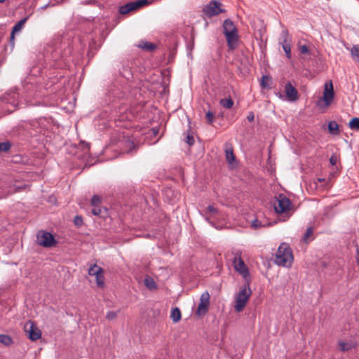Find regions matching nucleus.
<instances>
[{
  "label": "nucleus",
  "mask_w": 359,
  "mask_h": 359,
  "mask_svg": "<svg viewBox=\"0 0 359 359\" xmlns=\"http://www.w3.org/2000/svg\"><path fill=\"white\" fill-rule=\"evenodd\" d=\"M292 261L293 255L291 248L286 243H281L276 255V264L279 266L290 267Z\"/></svg>",
  "instance_id": "f257e3e1"
},
{
  "label": "nucleus",
  "mask_w": 359,
  "mask_h": 359,
  "mask_svg": "<svg viewBox=\"0 0 359 359\" xmlns=\"http://www.w3.org/2000/svg\"><path fill=\"white\" fill-rule=\"evenodd\" d=\"M252 294L250 284L248 283L240 289L239 292L236 297L235 311L236 312H241L245 306L248 299Z\"/></svg>",
  "instance_id": "f03ea898"
},
{
  "label": "nucleus",
  "mask_w": 359,
  "mask_h": 359,
  "mask_svg": "<svg viewBox=\"0 0 359 359\" xmlns=\"http://www.w3.org/2000/svg\"><path fill=\"white\" fill-rule=\"evenodd\" d=\"M232 254L233 255V265L235 270L245 279H247L250 273L248 266L241 258V252L239 250H234Z\"/></svg>",
  "instance_id": "7ed1b4c3"
},
{
  "label": "nucleus",
  "mask_w": 359,
  "mask_h": 359,
  "mask_svg": "<svg viewBox=\"0 0 359 359\" xmlns=\"http://www.w3.org/2000/svg\"><path fill=\"white\" fill-rule=\"evenodd\" d=\"M203 12L207 17L211 18L225 13L226 11L219 1L212 0L203 7Z\"/></svg>",
  "instance_id": "20e7f679"
},
{
  "label": "nucleus",
  "mask_w": 359,
  "mask_h": 359,
  "mask_svg": "<svg viewBox=\"0 0 359 359\" xmlns=\"http://www.w3.org/2000/svg\"><path fill=\"white\" fill-rule=\"evenodd\" d=\"M274 210L277 213H286L291 209L292 203L283 194H279L273 203Z\"/></svg>",
  "instance_id": "39448f33"
},
{
  "label": "nucleus",
  "mask_w": 359,
  "mask_h": 359,
  "mask_svg": "<svg viewBox=\"0 0 359 359\" xmlns=\"http://www.w3.org/2000/svg\"><path fill=\"white\" fill-rule=\"evenodd\" d=\"M36 242L39 245L44 248H50L56 244V241L53 236L47 231H40L36 235Z\"/></svg>",
  "instance_id": "423d86ee"
},
{
  "label": "nucleus",
  "mask_w": 359,
  "mask_h": 359,
  "mask_svg": "<svg viewBox=\"0 0 359 359\" xmlns=\"http://www.w3.org/2000/svg\"><path fill=\"white\" fill-rule=\"evenodd\" d=\"M291 36L287 29H283L281 32L279 43L282 46L283 50L285 53L286 57L290 59L291 57Z\"/></svg>",
  "instance_id": "0eeeda50"
},
{
  "label": "nucleus",
  "mask_w": 359,
  "mask_h": 359,
  "mask_svg": "<svg viewBox=\"0 0 359 359\" xmlns=\"http://www.w3.org/2000/svg\"><path fill=\"white\" fill-rule=\"evenodd\" d=\"M25 332L28 334L32 341H36L41 338V332L32 320L27 321L24 325Z\"/></svg>",
  "instance_id": "6e6552de"
},
{
  "label": "nucleus",
  "mask_w": 359,
  "mask_h": 359,
  "mask_svg": "<svg viewBox=\"0 0 359 359\" xmlns=\"http://www.w3.org/2000/svg\"><path fill=\"white\" fill-rule=\"evenodd\" d=\"M210 305V294L208 292L202 293L200 302L198 306L196 314L199 316H204L208 311Z\"/></svg>",
  "instance_id": "1a4fd4ad"
},
{
  "label": "nucleus",
  "mask_w": 359,
  "mask_h": 359,
  "mask_svg": "<svg viewBox=\"0 0 359 359\" xmlns=\"http://www.w3.org/2000/svg\"><path fill=\"white\" fill-rule=\"evenodd\" d=\"M334 96L332 83L331 81L325 83V89L322 101L324 102L323 107H327L332 103Z\"/></svg>",
  "instance_id": "9d476101"
},
{
  "label": "nucleus",
  "mask_w": 359,
  "mask_h": 359,
  "mask_svg": "<svg viewBox=\"0 0 359 359\" xmlns=\"http://www.w3.org/2000/svg\"><path fill=\"white\" fill-rule=\"evenodd\" d=\"M285 91L289 101L294 102L298 100L299 96L297 90L291 84V83L288 82L286 83Z\"/></svg>",
  "instance_id": "9b49d317"
},
{
  "label": "nucleus",
  "mask_w": 359,
  "mask_h": 359,
  "mask_svg": "<svg viewBox=\"0 0 359 359\" xmlns=\"http://www.w3.org/2000/svg\"><path fill=\"white\" fill-rule=\"evenodd\" d=\"M224 34L226 36L227 44L229 48L234 49L236 46L238 39V31L229 32Z\"/></svg>",
  "instance_id": "f8f14e48"
},
{
  "label": "nucleus",
  "mask_w": 359,
  "mask_h": 359,
  "mask_svg": "<svg viewBox=\"0 0 359 359\" xmlns=\"http://www.w3.org/2000/svg\"><path fill=\"white\" fill-rule=\"evenodd\" d=\"M27 20V18H24L20 21H18L13 27L11 34V39L13 41L15 38V34L17 32H19L25 25L26 21Z\"/></svg>",
  "instance_id": "ddd939ff"
},
{
  "label": "nucleus",
  "mask_w": 359,
  "mask_h": 359,
  "mask_svg": "<svg viewBox=\"0 0 359 359\" xmlns=\"http://www.w3.org/2000/svg\"><path fill=\"white\" fill-rule=\"evenodd\" d=\"M224 34L237 31L233 22L230 19H226L223 23Z\"/></svg>",
  "instance_id": "4468645a"
},
{
  "label": "nucleus",
  "mask_w": 359,
  "mask_h": 359,
  "mask_svg": "<svg viewBox=\"0 0 359 359\" xmlns=\"http://www.w3.org/2000/svg\"><path fill=\"white\" fill-rule=\"evenodd\" d=\"M226 159L229 163L232 164L235 161V156L233 154V148L231 145L226 144L225 147Z\"/></svg>",
  "instance_id": "2eb2a0df"
},
{
  "label": "nucleus",
  "mask_w": 359,
  "mask_h": 359,
  "mask_svg": "<svg viewBox=\"0 0 359 359\" xmlns=\"http://www.w3.org/2000/svg\"><path fill=\"white\" fill-rule=\"evenodd\" d=\"M328 130H329L330 133L332 135H339V125L334 121L329 122Z\"/></svg>",
  "instance_id": "dca6fc26"
},
{
  "label": "nucleus",
  "mask_w": 359,
  "mask_h": 359,
  "mask_svg": "<svg viewBox=\"0 0 359 359\" xmlns=\"http://www.w3.org/2000/svg\"><path fill=\"white\" fill-rule=\"evenodd\" d=\"M136 9L135 6V4L133 2H129L128 4H126V5L124 6H122L121 8H120V13L121 14H126L128 13H129L130 11H133Z\"/></svg>",
  "instance_id": "f3484780"
},
{
  "label": "nucleus",
  "mask_w": 359,
  "mask_h": 359,
  "mask_svg": "<svg viewBox=\"0 0 359 359\" xmlns=\"http://www.w3.org/2000/svg\"><path fill=\"white\" fill-rule=\"evenodd\" d=\"M170 318L174 323H177L181 319V311L180 309L175 307L172 309Z\"/></svg>",
  "instance_id": "a211bd4d"
},
{
  "label": "nucleus",
  "mask_w": 359,
  "mask_h": 359,
  "mask_svg": "<svg viewBox=\"0 0 359 359\" xmlns=\"http://www.w3.org/2000/svg\"><path fill=\"white\" fill-rule=\"evenodd\" d=\"M139 47L146 50L152 51L156 48V45L150 42L142 41L139 44Z\"/></svg>",
  "instance_id": "6ab92c4d"
},
{
  "label": "nucleus",
  "mask_w": 359,
  "mask_h": 359,
  "mask_svg": "<svg viewBox=\"0 0 359 359\" xmlns=\"http://www.w3.org/2000/svg\"><path fill=\"white\" fill-rule=\"evenodd\" d=\"M145 286L149 290H154L156 288V284L154 279L149 276H147L144 280Z\"/></svg>",
  "instance_id": "aec40b11"
},
{
  "label": "nucleus",
  "mask_w": 359,
  "mask_h": 359,
  "mask_svg": "<svg viewBox=\"0 0 359 359\" xmlns=\"http://www.w3.org/2000/svg\"><path fill=\"white\" fill-rule=\"evenodd\" d=\"M352 58L357 62H359V45H353L351 49Z\"/></svg>",
  "instance_id": "412c9836"
},
{
  "label": "nucleus",
  "mask_w": 359,
  "mask_h": 359,
  "mask_svg": "<svg viewBox=\"0 0 359 359\" xmlns=\"http://www.w3.org/2000/svg\"><path fill=\"white\" fill-rule=\"evenodd\" d=\"M271 83V79L267 75H264L262 77L261 87L262 88H270V84Z\"/></svg>",
  "instance_id": "4be33fe9"
},
{
  "label": "nucleus",
  "mask_w": 359,
  "mask_h": 359,
  "mask_svg": "<svg viewBox=\"0 0 359 359\" xmlns=\"http://www.w3.org/2000/svg\"><path fill=\"white\" fill-rule=\"evenodd\" d=\"M219 103L222 107L226 109H231L233 105V101L231 97L222 99Z\"/></svg>",
  "instance_id": "5701e85b"
},
{
  "label": "nucleus",
  "mask_w": 359,
  "mask_h": 359,
  "mask_svg": "<svg viewBox=\"0 0 359 359\" xmlns=\"http://www.w3.org/2000/svg\"><path fill=\"white\" fill-rule=\"evenodd\" d=\"M100 272H103V269L97 264L92 265L88 269V274L90 276H95L99 274Z\"/></svg>",
  "instance_id": "b1692460"
},
{
  "label": "nucleus",
  "mask_w": 359,
  "mask_h": 359,
  "mask_svg": "<svg viewBox=\"0 0 359 359\" xmlns=\"http://www.w3.org/2000/svg\"><path fill=\"white\" fill-rule=\"evenodd\" d=\"M0 343L8 346L13 344V339L7 334H0Z\"/></svg>",
  "instance_id": "393cba45"
},
{
  "label": "nucleus",
  "mask_w": 359,
  "mask_h": 359,
  "mask_svg": "<svg viewBox=\"0 0 359 359\" xmlns=\"http://www.w3.org/2000/svg\"><path fill=\"white\" fill-rule=\"evenodd\" d=\"M96 283L98 287L102 288L104 286V271L95 275Z\"/></svg>",
  "instance_id": "a878e982"
},
{
  "label": "nucleus",
  "mask_w": 359,
  "mask_h": 359,
  "mask_svg": "<svg viewBox=\"0 0 359 359\" xmlns=\"http://www.w3.org/2000/svg\"><path fill=\"white\" fill-rule=\"evenodd\" d=\"M348 127L351 130H359V118L354 117L348 123Z\"/></svg>",
  "instance_id": "bb28decb"
},
{
  "label": "nucleus",
  "mask_w": 359,
  "mask_h": 359,
  "mask_svg": "<svg viewBox=\"0 0 359 359\" xmlns=\"http://www.w3.org/2000/svg\"><path fill=\"white\" fill-rule=\"evenodd\" d=\"M339 346L340 350L342 351H348L353 348V345L351 343L344 342L342 341H339Z\"/></svg>",
  "instance_id": "cd10ccee"
},
{
  "label": "nucleus",
  "mask_w": 359,
  "mask_h": 359,
  "mask_svg": "<svg viewBox=\"0 0 359 359\" xmlns=\"http://www.w3.org/2000/svg\"><path fill=\"white\" fill-rule=\"evenodd\" d=\"M11 147V143L8 141L4 142H0V151L6 152L8 151Z\"/></svg>",
  "instance_id": "c85d7f7f"
},
{
  "label": "nucleus",
  "mask_w": 359,
  "mask_h": 359,
  "mask_svg": "<svg viewBox=\"0 0 359 359\" xmlns=\"http://www.w3.org/2000/svg\"><path fill=\"white\" fill-rule=\"evenodd\" d=\"M313 230L312 227H309L304 236V242H308L309 238L313 235Z\"/></svg>",
  "instance_id": "c756f323"
},
{
  "label": "nucleus",
  "mask_w": 359,
  "mask_h": 359,
  "mask_svg": "<svg viewBox=\"0 0 359 359\" xmlns=\"http://www.w3.org/2000/svg\"><path fill=\"white\" fill-rule=\"evenodd\" d=\"M217 212V210L214 206L209 205L206 208L204 215H207L208 214L215 215Z\"/></svg>",
  "instance_id": "7c9ffc66"
},
{
  "label": "nucleus",
  "mask_w": 359,
  "mask_h": 359,
  "mask_svg": "<svg viewBox=\"0 0 359 359\" xmlns=\"http://www.w3.org/2000/svg\"><path fill=\"white\" fill-rule=\"evenodd\" d=\"M205 118L208 123L211 124L213 123L215 119V115L211 111H208L205 114Z\"/></svg>",
  "instance_id": "2f4dec72"
},
{
  "label": "nucleus",
  "mask_w": 359,
  "mask_h": 359,
  "mask_svg": "<svg viewBox=\"0 0 359 359\" xmlns=\"http://www.w3.org/2000/svg\"><path fill=\"white\" fill-rule=\"evenodd\" d=\"M101 203V198L100 196L95 195L91 199V205L93 206L99 205Z\"/></svg>",
  "instance_id": "473e14b6"
},
{
  "label": "nucleus",
  "mask_w": 359,
  "mask_h": 359,
  "mask_svg": "<svg viewBox=\"0 0 359 359\" xmlns=\"http://www.w3.org/2000/svg\"><path fill=\"white\" fill-rule=\"evenodd\" d=\"M102 209L99 205L93 206L91 212L94 215L99 216L102 214Z\"/></svg>",
  "instance_id": "72a5a7b5"
},
{
  "label": "nucleus",
  "mask_w": 359,
  "mask_h": 359,
  "mask_svg": "<svg viewBox=\"0 0 359 359\" xmlns=\"http://www.w3.org/2000/svg\"><path fill=\"white\" fill-rule=\"evenodd\" d=\"M74 223L76 226H81L83 225V218L81 216L77 215L74 217Z\"/></svg>",
  "instance_id": "f704fd0d"
},
{
  "label": "nucleus",
  "mask_w": 359,
  "mask_h": 359,
  "mask_svg": "<svg viewBox=\"0 0 359 359\" xmlns=\"http://www.w3.org/2000/svg\"><path fill=\"white\" fill-rule=\"evenodd\" d=\"M133 3L135 4V8H138L143 6L144 5L147 4L148 1L147 0H138L136 1H133Z\"/></svg>",
  "instance_id": "c9c22d12"
},
{
  "label": "nucleus",
  "mask_w": 359,
  "mask_h": 359,
  "mask_svg": "<svg viewBox=\"0 0 359 359\" xmlns=\"http://www.w3.org/2000/svg\"><path fill=\"white\" fill-rule=\"evenodd\" d=\"M124 144H125V147L128 148V152L131 151L132 149L133 148H135V144H134L133 142H132L129 140L124 141Z\"/></svg>",
  "instance_id": "e433bc0d"
},
{
  "label": "nucleus",
  "mask_w": 359,
  "mask_h": 359,
  "mask_svg": "<svg viewBox=\"0 0 359 359\" xmlns=\"http://www.w3.org/2000/svg\"><path fill=\"white\" fill-rule=\"evenodd\" d=\"M116 316H117V313L115 311H108L106 315V318L109 320L115 319L116 318Z\"/></svg>",
  "instance_id": "4c0bfd02"
},
{
  "label": "nucleus",
  "mask_w": 359,
  "mask_h": 359,
  "mask_svg": "<svg viewBox=\"0 0 359 359\" xmlns=\"http://www.w3.org/2000/svg\"><path fill=\"white\" fill-rule=\"evenodd\" d=\"M251 226L254 229H257L262 226H263V225L261 224V222L258 220V219H254L252 223H251Z\"/></svg>",
  "instance_id": "58836bf2"
},
{
  "label": "nucleus",
  "mask_w": 359,
  "mask_h": 359,
  "mask_svg": "<svg viewBox=\"0 0 359 359\" xmlns=\"http://www.w3.org/2000/svg\"><path fill=\"white\" fill-rule=\"evenodd\" d=\"M186 142L189 145L191 146L194 144V138L192 135L188 134L186 137Z\"/></svg>",
  "instance_id": "ea45409f"
},
{
  "label": "nucleus",
  "mask_w": 359,
  "mask_h": 359,
  "mask_svg": "<svg viewBox=\"0 0 359 359\" xmlns=\"http://www.w3.org/2000/svg\"><path fill=\"white\" fill-rule=\"evenodd\" d=\"M299 51L302 54H308L309 53V48L306 45H302L299 46Z\"/></svg>",
  "instance_id": "a19ab883"
},
{
  "label": "nucleus",
  "mask_w": 359,
  "mask_h": 359,
  "mask_svg": "<svg viewBox=\"0 0 359 359\" xmlns=\"http://www.w3.org/2000/svg\"><path fill=\"white\" fill-rule=\"evenodd\" d=\"M337 161V156L334 155L331 156L330 158V163L332 165H335Z\"/></svg>",
  "instance_id": "79ce46f5"
},
{
  "label": "nucleus",
  "mask_w": 359,
  "mask_h": 359,
  "mask_svg": "<svg viewBox=\"0 0 359 359\" xmlns=\"http://www.w3.org/2000/svg\"><path fill=\"white\" fill-rule=\"evenodd\" d=\"M247 119L250 121V122H252L254 121V119H255V115H254V113L250 111L249 112L248 116H247Z\"/></svg>",
  "instance_id": "37998d69"
},
{
  "label": "nucleus",
  "mask_w": 359,
  "mask_h": 359,
  "mask_svg": "<svg viewBox=\"0 0 359 359\" xmlns=\"http://www.w3.org/2000/svg\"><path fill=\"white\" fill-rule=\"evenodd\" d=\"M81 144H82L83 149L84 150V152H87L89 151L90 145L88 143L81 142Z\"/></svg>",
  "instance_id": "c03bdc74"
},
{
  "label": "nucleus",
  "mask_w": 359,
  "mask_h": 359,
  "mask_svg": "<svg viewBox=\"0 0 359 359\" xmlns=\"http://www.w3.org/2000/svg\"><path fill=\"white\" fill-rule=\"evenodd\" d=\"M356 252H357L356 262L358 264H359V245H358L356 248Z\"/></svg>",
  "instance_id": "a18cd8bd"
},
{
  "label": "nucleus",
  "mask_w": 359,
  "mask_h": 359,
  "mask_svg": "<svg viewBox=\"0 0 359 359\" xmlns=\"http://www.w3.org/2000/svg\"><path fill=\"white\" fill-rule=\"evenodd\" d=\"M25 187V185L24 187H20V186L16 187L15 188V191H18L21 190L22 189H23Z\"/></svg>",
  "instance_id": "49530a36"
},
{
  "label": "nucleus",
  "mask_w": 359,
  "mask_h": 359,
  "mask_svg": "<svg viewBox=\"0 0 359 359\" xmlns=\"http://www.w3.org/2000/svg\"><path fill=\"white\" fill-rule=\"evenodd\" d=\"M317 105H318V107H323V105H322V102H321V100H319V101H318V102Z\"/></svg>",
  "instance_id": "de8ad7c7"
},
{
  "label": "nucleus",
  "mask_w": 359,
  "mask_h": 359,
  "mask_svg": "<svg viewBox=\"0 0 359 359\" xmlns=\"http://www.w3.org/2000/svg\"><path fill=\"white\" fill-rule=\"evenodd\" d=\"M93 4V0H89L88 1L86 2V4Z\"/></svg>",
  "instance_id": "09e8293b"
},
{
  "label": "nucleus",
  "mask_w": 359,
  "mask_h": 359,
  "mask_svg": "<svg viewBox=\"0 0 359 359\" xmlns=\"http://www.w3.org/2000/svg\"><path fill=\"white\" fill-rule=\"evenodd\" d=\"M318 180L319 182H323L325 180L323 178H318Z\"/></svg>",
  "instance_id": "8fccbe9b"
},
{
  "label": "nucleus",
  "mask_w": 359,
  "mask_h": 359,
  "mask_svg": "<svg viewBox=\"0 0 359 359\" xmlns=\"http://www.w3.org/2000/svg\"><path fill=\"white\" fill-rule=\"evenodd\" d=\"M205 219H206L208 222H210V218H209V217H208V216H207V217H205Z\"/></svg>",
  "instance_id": "3c124183"
},
{
  "label": "nucleus",
  "mask_w": 359,
  "mask_h": 359,
  "mask_svg": "<svg viewBox=\"0 0 359 359\" xmlns=\"http://www.w3.org/2000/svg\"><path fill=\"white\" fill-rule=\"evenodd\" d=\"M6 0H0V3H4L5 2Z\"/></svg>",
  "instance_id": "603ef678"
}]
</instances>
